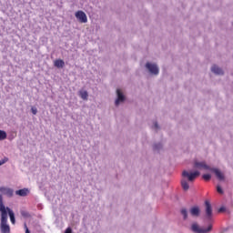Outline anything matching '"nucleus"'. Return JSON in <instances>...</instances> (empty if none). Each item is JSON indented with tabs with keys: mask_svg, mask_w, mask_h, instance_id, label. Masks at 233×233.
I'll return each mask as SVG.
<instances>
[{
	"mask_svg": "<svg viewBox=\"0 0 233 233\" xmlns=\"http://www.w3.org/2000/svg\"><path fill=\"white\" fill-rule=\"evenodd\" d=\"M191 230L195 233H209L212 230V224L208 225L207 228H201L198 223H193L191 225Z\"/></svg>",
	"mask_w": 233,
	"mask_h": 233,
	"instance_id": "1",
	"label": "nucleus"
},
{
	"mask_svg": "<svg viewBox=\"0 0 233 233\" xmlns=\"http://www.w3.org/2000/svg\"><path fill=\"white\" fill-rule=\"evenodd\" d=\"M200 175H201V173L199 171L188 173V171L185 170L182 172L183 177H187V181H190V182H192L196 178L199 177Z\"/></svg>",
	"mask_w": 233,
	"mask_h": 233,
	"instance_id": "2",
	"label": "nucleus"
},
{
	"mask_svg": "<svg viewBox=\"0 0 233 233\" xmlns=\"http://www.w3.org/2000/svg\"><path fill=\"white\" fill-rule=\"evenodd\" d=\"M6 223H8V217L1 218L0 228L2 233H10V226Z\"/></svg>",
	"mask_w": 233,
	"mask_h": 233,
	"instance_id": "3",
	"label": "nucleus"
},
{
	"mask_svg": "<svg viewBox=\"0 0 233 233\" xmlns=\"http://www.w3.org/2000/svg\"><path fill=\"white\" fill-rule=\"evenodd\" d=\"M76 19H78L79 23H88V17H86V14L83 11H77L75 14Z\"/></svg>",
	"mask_w": 233,
	"mask_h": 233,
	"instance_id": "4",
	"label": "nucleus"
},
{
	"mask_svg": "<svg viewBox=\"0 0 233 233\" xmlns=\"http://www.w3.org/2000/svg\"><path fill=\"white\" fill-rule=\"evenodd\" d=\"M146 67L147 70H149L150 74H154L155 76H157L159 74V68L156 64L147 63Z\"/></svg>",
	"mask_w": 233,
	"mask_h": 233,
	"instance_id": "5",
	"label": "nucleus"
},
{
	"mask_svg": "<svg viewBox=\"0 0 233 233\" xmlns=\"http://www.w3.org/2000/svg\"><path fill=\"white\" fill-rule=\"evenodd\" d=\"M6 208L5 207V204L3 203V195H0V212L1 218H8V212L6 211Z\"/></svg>",
	"mask_w": 233,
	"mask_h": 233,
	"instance_id": "6",
	"label": "nucleus"
},
{
	"mask_svg": "<svg viewBox=\"0 0 233 233\" xmlns=\"http://www.w3.org/2000/svg\"><path fill=\"white\" fill-rule=\"evenodd\" d=\"M206 205V218L208 219H212V205H210V202L208 200L205 201Z\"/></svg>",
	"mask_w": 233,
	"mask_h": 233,
	"instance_id": "7",
	"label": "nucleus"
},
{
	"mask_svg": "<svg viewBox=\"0 0 233 233\" xmlns=\"http://www.w3.org/2000/svg\"><path fill=\"white\" fill-rule=\"evenodd\" d=\"M0 192H2V194H5V196H7V198H12L14 196V189L10 187H0Z\"/></svg>",
	"mask_w": 233,
	"mask_h": 233,
	"instance_id": "8",
	"label": "nucleus"
},
{
	"mask_svg": "<svg viewBox=\"0 0 233 233\" xmlns=\"http://www.w3.org/2000/svg\"><path fill=\"white\" fill-rule=\"evenodd\" d=\"M116 94H117V98L115 101L116 106H119L120 103H123V101H125V95H123L120 89L116 90Z\"/></svg>",
	"mask_w": 233,
	"mask_h": 233,
	"instance_id": "9",
	"label": "nucleus"
},
{
	"mask_svg": "<svg viewBox=\"0 0 233 233\" xmlns=\"http://www.w3.org/2000/svg\"><path fill=\"white\" fill-rule=\"evenodd\" d=\"M28 194H30V190L26 187L15 191V195L20 196V198H26Z\"/></svg>",
	"mask_w": 233,
	"mask_h": 233,
	"instance_id": "10",
	"label": "nucleus"
},
{
	"mask_svg": "<svg viewBox=\"0 0 233 233\" xmlns=\"http://www.w3.org/2000/svg\"><path fill=\"white\" fill-rule=\"evenodd\" d=\"M209 170L211 172H214V174L216 175L218 179H219V181H223V179H225V176L222 174V172L219 169H218V168H211Z\"/></svg>",
	"mask_w": 233,
	"mask_h": 233,
	"instance_id": "11",
	"label": "nucleus"
},
{
	"mask_svg": "<svg viewBox=\"0 0 233 233\" xmlns=\"http://www.w3.org/2000/svg\"><path fill=\"white\" fill-rule=\"evenodd\" d=\"M190 214H191V216L198 218L199 216V214H201V209H199V207L195 206L190 208Z\"/></svg>",
	"mask_w": 233,
	"mask_h": 233,
	"instance_id": "12",
	"label": "nucleus"
},
{
	"mask_svg": "<svg viewBox=\"0 0 233 233\" xmlns=\"http://www.w3.org/2000/svg\"><path fill=\"white\" fill-rule=\"evenodd\" d=\"M195 168H204L205 170H211L205 162H195Z\"/></svg>",
	"mask_w": 233,
	"mask_h": 233,
	"instance_id": "13",
	"label": "nucleus"
},
{
	"mask_svg": "<svg viewBox=\"0 0 233 233\" xmlns=\"http://www.w3.org/2000/svg\"><path fill=\"white\" fill-rule=\"evenodd\" d=\"M6 210L8 212L11 223L15 225V215L14 214V211L10 209V208H6Z\"/></svg>",
	"mask_w": 233,
	"mask_h": 233,
	"instance_id": "14",
	"label": "nucleus"
},
{
	"mask_svg": "<svg viewBox=\"0 0 233 233\" xmlns=\"http://www.w3.org/2000/svg\"><path fill=\"white\" fill-rule=\"evenodd\" d=\"M211 72H213L214 74H217L218 76H223V69H221L218 66H213L211 67Z\"/></svg>",
	"mask_w": 233,
	"mask_h": 233,
	"instance_id": "15",
	"label": "nucleus"
},
{
	"mask_svg": "<svg viewBox=\"0 0 233 233\" xmlns=\"http://www.w3.org/2000/svg\"><path fill=\"white\" fill-rule=\"evenodd\" d=\"M54 65L56 68H63L65 66V61L62 59H56L55 60Z\"/></svg>",
	"mask_w": 233,
	"mask_h": 233,
	"instance_id": "16",
	"label": "nucleus"
},
{
	"mask_svg": "<svg viewBox=\"0 0 233 233\" xmlns=\"http://www.w3.org/2000/svg\"><path fill=\"white\" fill-rule=\"evenodd\" d=\"M79 96H80L81 99H83L84 101H87L88 100V92H86V91H80L79 92Z\"/></svg>",
	"mask_w": 233,
	"mask_h": 233,
	"instance_id": "17",
	"label": "nucleus"
},
{
	"mask_svg": "<svg viewBox=\"0 0 233 233\" xmlns=\"http://www.w3.org/2000/svg\"><path fill=\"white\" fill-rule=\"evenodd\" d=\"M181 186L183 190H188V188H190V186L188 185V182H187V180H182Z\"/></svg>",
	"mask_w": 233,
	"mask_h": 233,
	"instance_id": "18",
	"label": "nucleus"
},
{
	"mask_svg": "<svg viewBox=\"0 0 233 233\" xmlns=\"http://www.w3.org/2000/svg\"><path fill=\"white\" fill-rule=\"evenodd\" d=\"M6 139V132L4 130H0V141Z\"/></svg>",
	"mask_w": 233,
	"mask_h": 233,
	"instance_id": "19",
	"label": "nucleus"
},
{
	"mask_svg": "<svg viewBox=\"0 0 233 233\" xmlns=\"http://www.w3.org/2000/svg\"><path fill=\"white\" fill-rule=\"evenodd\" d=\"M180 212H181L184 219H187V218H188V212L187 211V208H182Z\"/></svg>",
	"mask_w": 233,
	"mask_h": 233,
	"instance_id": "20",
	"label": "nucleus"
},
{
	"mask_svg": "<svg viewBox=\"0 0 233 233\" xmlns=\"http://www.w3.org/2000/svg\"><path fill=\"white\" fill-rule=\"evenodd\" d=\"M202 177H203V179H204L205 181H210V179L212 178V176H211L210 174H204V175L202 176Z\"/></svg>",
	"mask_w": 233,
	"mask_h": 233,
	"instance_id": "21",
	"label": "nucleus"
},
{
	"mask_svg": "<svg viewBox=\"0 0 233 233\" xmlns=\"http://www.w3.org/2000/svg\"><path fill=\"white\" fill-rule=\"evenodd\" d=\"M163 146L161 144H155L154 145V149L155 150H159V148H161Z\"/></svg>",
	"mask_w": 233,
	"mask_h": 233,
	"instance_id": "22",
	"label": "nucleus"
},
{
	"mask_svg": "<svg viewBox=\"0 0 233 233\" xmlns=\"http://www.w3.org/2000/svg\"><path fill=\"white\" fill-rule=\"evenodd\" d=\"M8 161V158L7 157H5V158H3L2 160H0V167L2 166V165H5V163H6Z\"/></svg>",
	"mask_w": 233,
	"mask_h": 233,
	"instance_id": "23",
	"label": "nucleus"
},
{
	"mask_svg": "<svg viewBox=\"0 0 233 233\" xmlns=\"http://www.w3.org/2000/svg\"><path fill=\"white\" fill-rule=\"evenodd\" d=\"M31 112H32V114H33L34 116H35V115L37 114V108L32 107V108H31Z\"/></svg>",
	"mask_w": 233,
	"mask_h": 233,
	"instance_id": "24",
	"label": "nucleus"
},
{
	"mask_svg": "<svg viewBox=\"0 0 233 233\" xmlns=\"http://www.w3.org/2000/svg\"><path fill=\"white\" fill-rule=\"evenodd\" d=\"M217 192H218V194H223V189L221 188L220 186L217 187Z\"/></svg>",
	"mask_w": 233,
	"mask_h": 233,
	"instance_id": "25",
	"label": "nucleus"
},
{
	"mask_svg": "<svg viewBox=\"0 0 233 233\" xmlns=\"http://www.w3.org/2000/svg\"><path fill=\"white\" fill-rule=\"evenodd\" d=\"M65 233H72V228H67Z\"/></svg>",
	"mask_w": 233,
	"mask_h": 233,
	"instance_id": "26",
	"label": "nucleus"
},
{
	"mask_svg": "<svg viewBox=\"0 0 233 233\" xmlns=\"http://www.w3.org/2000/svg\"><path fill=\"white\" fill-rule=\"evenodd\" d=\"M25 233H30V230L28 229V227L26 226V224H25Z\"/></svg>",
	"mask_w": 233,
	"mask_h": 233,
	"instance_id": "27",
	"label": "nucleus"
},
{
	"mask_svg": "<svg viewBox=\"0 0 233 233\" xmlns=\"http://www.w3.org/2000/svg\"><path fill=\"white\" fill-rule=\"evenodd\" d=\"M154 128H156V129L159 128V126L157 125V122L155 123Z\"/></svg>",
	"mask_w": 233,
	"mask_h": 233,
	"instance_id": "28",
	"label": "nucleus"
},
{
	"mask_svg": "<svg viewBox=\"0 0 233 233\" xmlns=\"http://www.w3.org/2000/svg\"><path fill=\"white\" fill-rule=\"evenodd\" d=\"M218 212H225V208H220L218 209Z\"/></svg>",
	"mask_w": 233,
	"mask_h": 233,
	"instance_id": "29",
	"label": "nucleus"
}]
</instances>
